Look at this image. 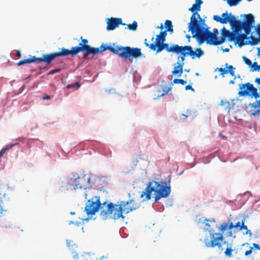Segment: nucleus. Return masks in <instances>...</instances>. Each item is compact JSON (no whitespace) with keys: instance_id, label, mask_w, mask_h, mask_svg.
<instances>
[{"instance_id":"obj_1","label":"nucleus","mask_w":260,"mask_h":260,"mask_svg":"<svg viewBox=\"0 0 260 260\" xmlns=\"http://www.w3.org/2000/svg\"><path fill=\"white\" fill-rule=\"evenodd\" d=\"M198 19L201 20L200 15L197 12L193 13L190 17V22L188 23L189 31H191L192 37L195 38L199 45L202 44L205 41L207 44L214 45H218L224 42V39L221 38L218 41L216 35L218 33L217 28L213 29V32L201 26L198 22Z\"/></svg>"},{"instance_id":"obj_2","label":"nucleus","mask_w":260,"mask_h":260,"mask_svg":"<svg viewBox=\"0 0 260 260\" xmlns=\"http://www.w3.org/2000/svg\"><path fill=\"white\" fill-rule=\"evenodd\" d=\"M138 208V206L133 199L127 201H120L117 204L105 202L101 208V216L104 219L111 218L118 219L121 218L124 219V214H128Z\"/></svg>"},{"instance_id":"obj_3","label":"nucleus","mask_w":260,"mask_h":260,"mask_svg":"<svg viewBox=\"0 0 260 260\" xmlns=\"http://www.w3.org/2000/svg\"><path fill=\"white\" fill-rule=\"evenodd\" d=\"M94 176L91 174H79L74 173L61 180L59 190L66 192L69 190L86 189L92 187L94 184Z\"/></svg>"},{"instance_id":"obj_4","label":"nucleus","mask_w":260,"mask_h":260,"mask_svg":"<svg viewBox=\"0 0 260 260\" xmlns=\"http://www.w3.org/2000/svg\"><path fill=\"white\" fill-rule=\"evenodd\" d=\"M171 186L167 185L166 182L161 183L155 181L149 182L146 188L141 194L140 197L143 201H147L151 199V193L154 192V202H158L161 198L168 197L171 192Z\"/></svg>"},{"instance_id":"obj_5","label":"nucleus","mask_w":260,"mask_h":260,"mask_svg":"<svg viewBox=\"0 0 260 260\" xmlns=\"http://www.w3.org/2000/svg\"><path fill=\"white\" fill-rule=\"evenodd\" d=\"M245 20L243 22L238 21L235 16L231 13L229 14L228 22H230L232 28L235 29H245L246 32H251L254 27V18L251 14L245 15Z\"/></svg>"},{"instance_id":"obj_6","label":"nucleus","mask_w":260,"mask_h":260,"mask_svg":"<svg viewBox=\"0 0 260 260\" xmlns=\"http://www.w3.org/2000/svg\"><path fill=\"white\" fill-rule=\"evenodd\" d=\"M205 230L209 231L211 238L210 241L208 239H205V244L207 247L214 248L217 246L220 249L222 246L220 242H222L223 243L226 244V248H233L232 242L229 243L225 241L222 234L215 233L214 230H209L208 229H205Z\"/></svg>"},{"instance_id":"obj_7","label":"nucleus","mask_w":260,"mask_h":260,"mask_svg":"<svg viewBox=\"0 0 260 260\" xmlns=\"http://www.w3.org/2000/svg\"><path fill=\"white\" fill-rule=\"evenodd\" d=\"M117 55L122 58L129 59L143 56L140 48L122 46H118Z\"/></svg>"},{"instance_id":"obj_8","label":"nucleus","mask_w":260,"mask_h":260,"mask_svg":"<svg viewBox=\"0 0 260 260\" xmlns=\"http://www.w3.org/2000/svg\"><path fill=\"white\" fill-rule=\"evenodd\" d=\"M103 204H101L100 202V199L99 197L94 196L91 199L87 200L85 204V212L86 214L89 216L90 215L92 216L99 211L101 210L102 212V206Z\"/></svg>"},{"instance_id":"obj_9","label":"nucleus","mask_w":260,"mask_h":260,"mask_svg":"<svg viewBox=\"0 0 260 260\" xmlns=\"http://www.w3.org/2000/svg\"><path fill=\"white\" fill-rule=\"evenodd\" d=\"M180 50L182 51L184 55H189L192 59L196 58H200L204 55V52L201 48H195L193 50L191 46H184V48H181Z\"/></svg>"},{"instance_id":"obj_10","label":"nucleus","mask_w":260,"mask_h":260,"mask_svg":"<svg viewBox=\"0 0 260 260\" xmlns=\"http://www.w3.org/2000/svg\"><path fill=\"white\" fill-rule=\"evenodd\" d=\"M250 32H246L245 29H235L234 35L235 38L233 41L235 44H238L240 47H241L243 45H246L244 41L247 39V35H249Z\"/></svg>"},{"instance_id":"obj_11","label":"nucleus","mask_w":260,"mask_h":260,"mask_svg":"<svg viewBox=\"0 0 260 260\" xmlns=\"http://www.w3.org/2000/svg\"><path fill=\"white\" fill-rule=\"evenodd\" d=\"M178 45L173 44L170 46L168 43H157L156 53L160 52L162 50L165 49L168 52H173L175 51L180 50Z\"/></svg>"},{"instance_id":"obj_12","label":"nucleus","mask_w":260,"mask_h":260,"mask_svg":"<svg viewBox=\"0 0 260 260\" xmlns=\"http://www.w3.org/2000/svg\"><path fill=\"white\" fill-rule=\"evenodd\" d=\"M107 29L108 30H112L118 27L119 24L125 25V24L122 23L121 18H108L107 20Z\"/></svg>"},{"instance_id":"obj_13","label":"nucleus","mask_w":260,"mask_h":260,"mask_svg":"<svg viewBox=\"0 0 260 260\" xmlns=\"http://www.w3.org/2000/svg\"><path fill=\"white\" fill-rule=\"evenodd\" d=\"M233 228V223L230 222H223L221 226L218 228L219 230L222 233L223 235L225 233V235L226 237H232L233 232L232 229Z\"/></svg>"},{"instance_id":"obj_14","label":"nucleus","mask_w":260,"mask_h":260,"mask_svg":"<svg viewBox=\"0 0 260 260\" xmlns=\"http://www.w3.org/2000/svg\"><path fill=\"white\" fill-rule=\"evenodd\" d=\"M233 228V223L230 222H223L221 226L218 228L219 230L222 233L223 235L225 233V235L226 237H232L233 232L232 229Z\"/></svg>"},{"instance_id":"obj_15","label":"nucleus","mask_w":260,"mask_h":260,"mask_svg":"<svg viewBox=\"0 0 260 260\" xmlns=\"http://www.w3.org/2000/svg\"><path fill=\"white\" fill-rule=\"evenodd\" d=\"M251 115L253 116H257L260 114V100L250 103L248 105Z\"/></svg>"},{"instance_id":"obj_16","label":"nucleus","mask_w":260,"mask_h":260,"mask_svg":"<svg viewBox=\"0 0 260 260\" xmlns=\"http://www.w3.org/2000/svg\"><path fill=\"white\" fill-rule=\"evenodd\" d=\"M57 57L55 53L44 54L42 57H37L38 63L45 62L47 64H49L54 58Z\"/></svg>"},{"instance_id":"obj_17","label":"nucleus","mask_w":260,"mask_h":260,"mask_svg":"<svg viewBox=\"0 0 260 260\" xmlns=\"http://www.w3.org/2000/svg\"><path fill=\"white\" fill-rule=\"evenodd\" d=\"M178 47L179 48H180L179 49H180L181 48H184V46H179L178 45ZM183 51H181V50H179V51H173V53H175L177 54H181L182 55L181 56H178V57H177V63H176V64H179L180 66H184V61L185 60V57L186 56H189V55H184L183 54V53L182 52Z\"/></svg>"},{"instance_id":"obj_18","label":"nucleus","mask_w":260,"mask_h":260,"mask_svg":"<svg viewBox=\"0 0 260 260\" xmlns=\"http://www.w3.org/2000/svg\"><path fill=\"white\" fill-rule=\"evenodd\" d=\"M174 70L172 72V76L177 77H181L183 73V67L179 64H176V63L174 64Z\"/></svg>"},{"instance_id":"obj_19","label":"nucleus","mask_w":260,"mask_h":260,"mask_svg":"<svg viewBox=\"0 0 260 260\" xmlns=\"http://www.w3.org/2000/svg\"><path fill=\"white\" fill-rule=\"evenodd\" d=\"M117 49H118V46H116L115 47H112V46H108L106 44H102L100 48H99V50L100 51V53L103 52L106 50H108L111 52L117 54Z\"/></svg>"},{"instance_id":"obj_20","label":"nucleus","mask_w":260,"mask_h":260,"mask_svg":"<svg viewBox=\"0 0 260 260\" xmlns=\"http://www.w3.org/2000/svg\"><path fill=\"white\" fill-rule=\"evenodd\" d=\"M222 37L221 38H223L224 40H225V38L228 37L229 41L230 42H232L233 39L235 38L234 37V30L233 32H231L226 30L224 27L222 29Z\"/></svg>"},{"instance_id":"obj_21","label":"nucleus","mask_w":260,"mask_h":260,"mask_svg":"<svg viewBox=\"0 0 260 260\" xmlns=\"http://www.w3.org/2000/svg\"><path fill=\"white\" fill-rule=\"evenodd\" d=\"M88 146L92 147L95 150L101 151L104 146V145L100 142L96 141H90L88 142Z\"/></svg>"},{"instance_id":"obj_22","label":"nucleus","mask_w":260,"mask_h":260,"mask_svg":"<svg viewBox=\"0 0 260 260\" xmlns=\"http://www.w3.org/2000/svg\"><path fill=\"white\" fill-rule=\"evenodd\" d=\"M37 57L35 56H30V58L27 59H24L23 60H20L18 63L17 65L20 66H21L24 63H29L31 62H37L38 63V60H37Z\"/></svg>"},{"instance_id":"obj_23","label":"nucleus","mask_w":260,"mask_h":260,"mask_svg":"<svg viewBox=\"0 0 260 260\" xmlns=\"http://www.w3.org/2000/svg\"><path fill=\"white\" fill-rule=\"evenodd\" d=\"M203 3V1L202 0H196V3L193 4L191 8L189 9V11L193 12L195 11H200V6Z\"/></svg>"},{"instance_id":"obj_24","label":"nucleus","mask_w":260,"mask_h":260,"mask_svg":"<svg viewBox=\"0 0 260 260\" xmlns=\"http://www.w3.org/2000/svg\"><path fill=\"white\" fill-rule=\"evenodd\" d=\"M84 51V46L82 47H73L71 50H70V54L72 55H76L78 53Z\"/></svg>"},{"instance_id":"obj_25","label":"nucleus","mask_w":260,"mask_h":260,"mask_svg":"<svg viewBox=\"0 0 260 260\" xmlns=\"http://www.w3.org/2000/svg\"><path fill=\"white\" fill-rule=\"evenodd\" d=\"M167 31H161L160 35H157L156 38V43H163L166 40V37L167 36Z\"/></svg>"},{"instance_id":"obj_26","label":"nucleus","mask_w":260,"mask_h":260,"mask_svg":"<svg viewBox=\"0 0 260 260\" xmlns=\"http://www.w3.org/2000/svg\"><path fill=\"white\" fill-rule=\"evenodd\" d=\"M87 49L88 52L90 53V54H96L97 53H100V51L99 50V48H94L91 47L90 46H84V50Z\"/></svg>"},{"instance_id":"obj_27","label":"nucleus","mask_w":260,"mask_h":260,"mask_svg":"<svg viewBox=\"0 0 260 260\" xmlns=\"http://www.w3.org/2000/svg\"><path fill=\"white\" fill-rule=\"evenodd\" d=\"M244 221H245V219H243L242 220L241 225L240 226V230H241V231H242V230H246L245 232H243V234L244 235H249V236L251 237L252 236V233L250 230L248 229L247 226L245 225L244 224Z\"/></svg>"},{"instance_id":"obj_28","label":"nucleus","mask_w":260,"mask_h":260,"mask_svg":"<svg viewBox=\"0 0 260 260\" xmlns=\"http://www.w3.org/2000/svg\"><path fill=\"white\" fill-rule=\"evenodd\" d=\"M57 57L59 56H64L70 54V50L66 49L65 48H62L61 49V51L58 52H55Z\"/></svg>"},{"instance_id":"obj_29","label":"nucleus","mask_w":260,"mask_h":260,"mask_svg":"<svg viewBox=\"0 0 260 260\" xmlns=\"http://www.w3.org/2000/svg\"><path fill=\"white\" fill-rule=\"evenodd\" d=\"M165 25L167 29L166 31H169L172 34L173 32V26L171 21L169 20H166Z\"/></svg>"},{"instance_id":"obj_30","label":"nucleus","mask_w":260,"mask_h":260,"mask_svg":"<svg viewBox=\"0 0 260 260\" xmlns=\"http://www.w3.org/2000/svg\"><path fill=\"white\" fill-rule=\"evenodd\" d=\"M16 145L15 143L9 144L0 151V158L5 153L6 151L9 150Z\"/></svg>"},{"instance_id":"obj_31","label":"nucleus","mask_w":260,"mask_h":260,"mask_svg":"<svg viewBox=\"0 0 260 260\" xmlns=\"http://www.w3.org/2000/svg\"><path fill=\"white\" fill-rule=\"evenodd\" d=\"M81 85L78 82H75L72 84H69L67 86L66 88L67 89H73L74 90L78 89L80 88Z\"/></svg>"},{"instance_id":"obj_32","label":"nucleus","mask_w":260,"mask_h":260,"mask_svg":"<svg viewBox=\"0 0 260 260\" xmlns=\"http://www.w3.org/2000/svg\"><path fill=\"white\" fill-rule=\"evenodd\" d=\"M127 27L125 28H128L131 30L135 31L137 29L138 24L137 22L136 21H134L132 24H128Z\"/></svg>"},{"instance_id":"obj_33","label":"nucleus","mask_w":260,"mask_h":260,"mask_svg":"<svg viewBox=\"0 0 260 260\" xmlns=\"http://www.w3.org/2000/svg\"><path fill=\"white\" fill-rule=\"evenodd\" d=\"M251 66V71L254 72L260 71V65H258L256 62H253Z\"/></svg>"},{"instance_id":"obj_34","label":"nucleus","mask_w":260,"mask_h":260,"mask_svg":"<svg viewBox=\"0 0 260 260\" xmlns=\"http://www.w3.org/2000/svg\"><path fill=\"white\" fill-rule=\"evenodd\" d=\"M234 250L233 248H231L230 247L226 248L224 253L226 256L231 257L232 256V252L234 251Z\"/></svg>"},{"instance_id":"obj_35","label":"nucleus","mask_w":260,"mask_h":260,"mask_svg":"<svg viewBox=\"0 0 260 260\" xmlns=\"http://www.w3.org/2000/svg\"><path fill=\"white\" fill-rule=\"evenodd\" d=\"M213 19L214 20H216L217 22H219L222 24H225L226 23L227 20L225 19H222L221 17H220L218 15H214L213 16Z\"/></svg>"},{"instance_id":"obj_36","label":"nucleus","mask_w":260,"mask_h":260,"mask_svg":"<svg viewBox=\"0 0 260 260\" xmlns=\"http://www.w3.org/2000/svg\"><path fill=\"white\" fill-rule=\"evenodd\" d=\"M241 0H227V2L230 6H235L238 4Z\"/></svg>"},{"instance_id":"obj_37","label":"nucleus","mask_w":260,"mask_h":260,"mask_svg":"<svg viewBox=\"0 0 260 260\" xmlns=\"http://www.w3.org/2000/svg\"><path fill=\"white\" fill-rule=\"evenodd\" d=\"M72 242L70 240H67V246L69 248V249L72 251V253H74L75 252V247H76V246L75 244L72 245L71 247V243Z\"/></svg>"},{"instance_id":"obj_38","label":"nucleus","mask_w":260,"mask_h":260,"mask_svg":"<svg viewBox=\"0 0 260 260\" xmlns=\"http://www.w3.org/2000/svg\"><path fill=\"white\" fill-rule=\"evenodd\" d=\"M173 83L174 84H181L182 85H185L186 83V81L183 79H175L173 81Z\"/></svg>"},{"instance_id":"obj_39","label":"nucleus","mask_w":260,"mask_h":260,"mask_svg":"<svg viewBox=\"0 0 260 260\" xmlns=\"http://www.w3.org/2000/svg\"><path fill=\"white\" fill-rule=\"evenodd\" d=\"M228 73H229L232 76L235 75V68L233 67L232 65H230L228 66Z\"/></svg>"},{"instance_id":"obj_40","label":"nucleus","mask_w":260,"mask_h":260,"mask_svg":"<svg viewBox=\"0 0 260 260\" xmlns=\"http://www.w3.org/2000/svg\"><path fill=\"white\" fill-rule=\"evenodd\" d=\"M220 105L222 106H225V108H229L230 104L226 100H221L220 102Z\"/></svg>"},{"instance_id":"obj_41","label":"nucleus","mask_w":260,"mask_h":260,"mask_svg":"<svg viewBox=\"0 0 260 260\" xmlns=\"http://www.w3.org/2000/svg\"><path fill=\"white\" fill-rule=\"evenodd\" d=\"M242 58H243V59L245 63L246 64L248 65V66H251L252 65V62H251V61L249 59L247 58L245 56H243Z\"/></svg>"},{"instance_id":"obj_42","label":"nucleus","mask_w":260,"mask_h":260,"mask_svg":"<svg viewBox=\"0 0 260 260\" xmlns=\"http://www.w3.org/2000/svg\"><path fill=\"white\" fill-rule=\"evenodd\" d=\"M61 69L60 68H56V69H55L54 70H52L51 71H50L49 73H48V75H53L56 73H58L60 71Z\"/></svg>"},{"instance_id":"obj_43","label":"nucleus","mask_w":260,"mask_h":260,"mask_svg":"<svg viewBox=\"0 0 260 260\" xmlns=\"http://www.w3.org/2000/svg\"><path fill=\"white\" fill-rule=\"evenodd\" d=\"M217 70L221 73V75H222L223 76H224V74L228 73V71L227 70L223 68H217Z\"/></svg>"},{"instance_id":"obj_44","label":"nucleus","mask_w":260,"mask_h":260,"mask_svg":"<svg viewBox=\"0 0 260 260\" xmlns=\"http://www.w3.org/2000/svg\"><path fill=\"white\" fill-rule=\"evenodd\" d=\"M221 17H222V19H225V20H227L226 21V23L228 22V20H229V14H228L227 12L226 13H224L223 14H222L221 15Z\"/></svg>"},{"instance_id":"obj_45","label":"nucleus","mask_w":260,"mask_h":260,"mask_svg":"<svg viewBox=\"0 0 260 260\" xmlns=\"http://www.w3.org/2000/svg\"><path fill=\"white\" fill-rule=\"evenodd\" d=\"M170 90H171L170 88L165 87V88L163 89L162 93L160 95V96H161L165 95Z\"/></svg>"},{"instance_id":"obj_46","label":"nucleus","mask_w":260,"mask_h":260,"mask_svg":"<svg viewBox=\"0 0 260 260\" xmlns=\"http://www.w3.org/2000/svg\"><path fill=\"white\" fill-rule=\"evenodd\" d=\"M149 47L152 50H155L157 49V43L156 44H151L150 45H149Z\"/></svg>"},{"instance_id":"obj_47","label":"nucleus","mask_w":260,"mask_h":260,"mask_svg":"<svg viewBox=\"0 0 260 260\" xmlns=\"http://www.w3.org/2000/svg\"><path fill=\"white\" fill-rule=\"evenodd\" d=\"M85 51V52L84 53L83 55V58L85 59L87 58L88 56L90 54L89 52H88L87 49L84 50Z\"/></svg>"},{"instance_id":"obj_48","label":"nucleus","mask_w":260,"mask_h":260,"mask_svg":"<svg viewBox=\"0 0 260 260\" xmlns=\"http://www.w3.org/2000/svg\"><path fill=\"white\" fill-rule=\"evenodd\" d=\"M257 34L260 36V24H258L255 28Z\"/></svg>"},{"instance_id":"obj_49","label":"nucleus","mask_w":260,"mask_h":260,"mask_svg":"<svg viewBox=\"0 0 260 260\" xmlns=\"http://www.w3.org/2000/svg\"><path fill=\"white\" fill-rule=\"evenodd\" d=\"M241 225V223H240V222L238 221V222H237L235 224H233V228H239V229L240 230V226Z\"/></svg>"},{"instance_id":"obj_50","label":"nucleus","mask_w":260,"mask_h":260,"mask_svg":"<svg viewBox=\"0 0 260 260\" xmlns=\"http://www.w3.org/2000/svg\"><path fill=\"white\" fill-rule=\"evenodd\" d=\"M253 249V247H250V249L249 250H247L245 252V255L246 256H248L249 255H250L251 253H252V250Z\"/></svg>"},{"instance_id":"obj_51","label":"nucleus","mask_w":260,"mask_h":260,"mask_svg":"<svg viewBox=\"0 0 260 260\" xmlns=\"http://www.w3.org/2000/svg\"><path fill=\"white\" fill-rule=\"evenodd\" d=\"M185 89L186 90H192V91H194V89L192 87V86L190 85H188L187 86H185Z\"/></svg>"},{"instance_id":"obj_52","label":"nucleus","mask_w":260,"mask_h":260,"mask_svg":"<svg viewBox=\"0 0 260 260\" xmlns=\"http://www.w3.org/2000/svg\"><path fill=\"white\" fill-rule=\"evenodd\" d=\"M253 247L257 250H260V246L258 244L256 243L253 244Z\"/></svg>"},{"instance_id":"obj_53","label":"nucleus","mask_w":260,"mask_h":260,"mask_svg":"<svg viewBox=\"0 0 260 260\" xmlns=\"http://www.w3.org/2000/svg\"><path fill=\"white\" fill-rule=\"evenodd\" d=\"M51 96L48 94H45L43 97V100H49L50 99Z\"/></svg>"},{"instance_id":"obj_54","label":"nucleus","mask_w":260,"mask_h":260,"mask_svg":"<svg viewBox=\"0 0 260 260\" xmlns=\"http://www.w3.org/2000/svg\"><path fill=\"white\" fill-rule=\"evenodd\" d=\"M81 39H82V37H81ZM82 43L83 44L87 45L86 44L88 43V40L87 39H82Z\"/></svg>"},{"instance_id":"obj_55","label":"nucleus","mask_w":260,"mask_h":260,"mask_svg":"<svg viewBox=\"0 0 260 260\" xmlns=\"http://www.w3.org/2000/svg\"><path fill=\"white\" fill-rule=\"evenodd\" d=\"M81 224H82V223L81 222H79V221H76L75 222V224L77 226H80V225H81Z\"/></svg>"},{"instance_id":"obj_56","label":"nucleus","mask_w":260,"mask_h":260,"mask_svg":"<svg viewBox=\"0 0 260 260\" xmlns=\"http://www.w3.org/2000/svg\"><path fill=\"white\" fill-rule=\"evenodd\" d=\"M205 220H206V221H211V222H212V221H213V222H215V219H214V218H212V219H210V220H209V219H205Z\"/></svg>"},{"instance_id":"obj_57","label":"nucleus","mask_w":260,"mask_h":260,"mask_svg":"<svg viewBox=\"0 0 260 260\" xmlns=\"http://www.w3.org/2000/svg\"><path fill=\"white\" fill-rule=\"evenodd\" d=\"M84 46H88V45L83 44L82 42H81L79 44V46L78 47H82Z\"/></svg>"},{"instance_id":"obj_58","label":"nucleus","mask_w":260,"mask_h":260,"mask_svg":"<svg viewBox=\"0 0 260 260\" xmlns=\"http://www.w3.org/2000/svg\"><path fill=\"white\" fill-rule=\"evenodd\" d=\"M182 119H185V118H186L187 117V115H186L185 114H182Z\"/></svg>"},{"instance_id":"obj_59","label":"nucleus","mask_w":260,"mask_h":260,"mask_svg":"<svg viewBox=\"0 0 260 260\" xmlns=\"http://www.w3.org/2000/svg\"><path fill=\"white\" fill-rule=\"evenodd\" d=\"M257 50L258 51L257 55L260 57V48L257 47Z\"/></svg>"},{"instance_id":"obj_60","label":"nucleus","mask_w":260,"mask_h":260,"mask_svg":"<svg viewBox=\"0 0 260 260\" xmlns=\"http://www.w3.org/2000/svg\"><path fill=\"white\" fill-rule=\"evenodd\" d=\"M16 55H17V56H19V57H20V56L21 54H20V51H17V53H16Z\"/></svg>"},{"instance_id":"obj_61","label":"nucleus","mask_w":260,"mask_h":260,"mask_svg":"<svg viewBox=\"0 0 260 260\" xmlns=\"http://www.w3.org/2000/svg\"><path fill=\"white\" fill-rule=\"evenodd\" d=\"M147 40L146 39H145V44L146 45V46H148L149 44L147 43Z\"/></svg>"},{"instance_id":"obj_62","label":"nucleus","mask_w":260,"mask_h":260,"mask_svg":"<svg viewBox=\"0 0 260 260\" xmlns=\"http://www.w3.org/2000/svg\"><path fill=\"white\" fill-rule=\"evenodd\" d=\"M74 258H78V254H77V253H76V254L74 255Z\"/></svg>"},{"instance_id":"obj_63","label":"nucleus","mask_w":260,"mask_h":260,"mask_svg":"<svg viewBox=\"0 0 260 260\" xmlns=\"http://www.w3.org/2000/svg\"><path fill=\"white\" fill-rule=\"evenodd\" d=\"M229 50H230L229 49L225 48V49H223V52H229Z\"/></svg>"},{"instance_id":"obj_64","label":"nucleus","mask_w":260,"mask_h":260,"mask_svg":"<svg viewBox=\"0 0 260 260\" xmlns=\"http://www.w3.org/2000/svg\"><path fill=\"white\" fill-rule=\"evenodd\" d=\"M234 83H235V81H234V80H231V81H230V84H234Z\"/></svg>"}]
</instances>
